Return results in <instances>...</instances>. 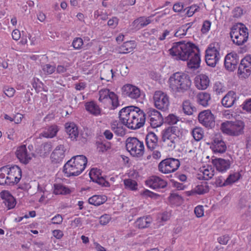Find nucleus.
<instances>
[{
    "label": "nucleus",
    "mask_w": 251,
    "mask_h": 251,
    "mask_svg": "<svg viewBox=\"0 0 251 251\" xmlns=\"http://www.w3.org/2000/svg\"><path fill=\"white\" fill-rule=\"evenodd\" d=\"M87 158L83 155H77L72 157L64 166L63 172L67 177L77 176L85 169L87 164Z\"/></svg>",
    "instance_id": "obj_4"
},
{
    "label": "nucleus",
    "mask_w": 251,
    "mask_h": 251,
    "mask_svg": "<svg viewBox=\"0 0 251 251\" xmlns=\"http://www.w3.org/2000/svg\"><path fill=\"white\" fill-rule=\"evenodd\" d=\"M65 128L69 137L72 140H76L79 133L76 125L73 122H68L65 124Z\"/></svg>",
    "instance_id": "obj_23"
},
{
    "label": "nucleus",
    "mask_w": 251,
    "mask_h": 251,
    "mask_svg": "<svg viewBox=\"0 0 251 251\" xmlns=\"http://www.w3.org/2000/svg\"><path fill=\"white\" fill-rule=\"evenodd\" d=\"M7 184H17L22 178V172L21 168L16 165H7L5 166Z\"/></svg>",
    "instance_id": "obj_10"
},
{
    "label": "nucleus",
    "mask_w": 251,
    "mask_h": 251,
    "mask_svg": "<svg viewBox=\"0 0 251 251\" xmlns=\"http://www.w3.org/2000/svg\"><path fill=\"white\" fill-rule=\"evenodd\" d=\"M24 118V115L17 113L13 118V122L14 121L15 124H20Z\"/></svg>",
    "instance_id": "obj_61"
},
{
    "label": "nucleus",
    "mask_w": 251,
    "mask_h": 251,
    "mask_svg": "<svg viewBox=\"0 0 251 251\" xmlns=\"http://www.w3.org/2000/svg\"><path fill=\"white\" fill-rule=\"evenodd\" d=\"M223 178L222 176L218 177L215 180V183L217 186L223 187L228 185V184L226 183V179L223 182Z\"/></svg>",
    "instance_id": "obj_60"
},
{
    "label": "nucleus",
    "mask_w": 251,
    "mask_h": 251,
    "mask_svg": "<svg viewBox=\"0 0 251 251\" xmlns=\"http://www.w3.org/2000/svg\"><path fill=\"white\" fill-rule=\"evenodd\" d=\"M192 134L194 139L197 141H199L202 138L203 132L201 128L195 127L192 130Z\"/></svg>",
    "instance_id": "obj_43"
},
{
    "label": "nucleus",
    "mask_w": 251,
    "mask_h": 251,
    "mask_svg": "<svg viewBox=\"0 0 251 251\" xmlns=\"http://www.w3.org/2000/svg\"><path fill=\"white\" fill-rule=\"evenodd\" d=\"M194 212L198 218L203 216L204 214L203 206L202 205L196 206L194 209Z\"/></svg>",
    "instance_id": "obj_57"
},
{
    "label": "nucleus",
    "mask_w": 251,
    "mask_h": 251,
    "mask_svg": "<svg viewBox=\"0 0 251 251\" xmlns=\"http://www.w3.org/2000/svg\"><path fill=\"white\" fill-rule=\"evenodd\" d=\"M107 200V197L105 195H95L89 198L88 202L91 205L98 206L105 203Z\"/></svg>",
    "instance_id": "obj_31"
},
{
    "label": "nucleus",
    "mask_w": 251,
    "mask_h": 251,
    "mask_svg": "<svg viewBox=\"0 0 251 251\" xmlns=\"http://www.w3.org/2000/svg\"><path fill=\"white\" fill-rule=\"evenodd\" d=\"M239 61V56L236 53H229L225 58V66L228 71H233L236 68Z\"/></svg>",
    "instance_id": "obj_17"
},
{
    "label": "nucleus",
    "mask_w": 251,
    "mask_h": 251,
    "mask_svg": "<svg viewBox=\"0 0 251 251\" xmlns=\"http://www.w3.org/2000/svg\"><path fill=\"white\" fill-rule=\"evenodd\" d=\"M99 101L107 107L114 109L119 105L118 96L114 92L104 88L99 91Z\"/></svg>",
    "instance_id": "obj_6"
},
{
    "label": "nucleus",
    "mask_w": 251,
    "mask_h": 251,
    "mask_svg": "<svg viewBox=\"0 0 251 251\" xmlns=\"http://www.w3.org/2000/svg\"><path fill=\"white\" fill-rule=\"evenodd\" d=\"M119 118L126 127L135 130L143 126L146 121V114L138 107L129 106L120 111Z\"/></svg>",
    "instance_id": "obj_2"
},
{
    "label": "nucleus",
    "mask_w": 251,
    "mask_h": 251,
    "mask_svg": "<svg viewBox=\"0 0 251 251\" xmlns=\"http://www.w3.org/2000/svg\"><path fill=\"white\" fill-rule=\"evenodd\" d=\"M244 122L241 120L226 121L221 124L222 131L228 135L238 136L244 133Z\"/></svg>",
    "instance_id": "obj_8"
},
{
    "label": "nucleus",
    "mask_w": 251,
    "mask_h": 251,
    "mask_svg": "<svg viewBox=\"0 0 251 251\" xmlns=\"http://www.w3.org/2000/svg\"><path fill=\"white\" fill-rule=\"evenodd\" d=\"M210 148L214 153H223L226 151L227 147L222 138L218 137L213 139Z\"/></svg>",
    "instance_id": "obj_20"
},
{
    "label": "nucleus",
    "mask_w": 251,
    "mask_h": 251,
    "mask_svg": "<svg viewBox=\"0 0 251 251\" xmlns=\"http://www.w3.org/2000/svg\"><path fill=\"white\" fill-rule=\"evenodd\" d=\"M124 184L126 189L135 191L138 189V183L135 180L130 178L125 179L124 180Z\"/></svg>",
    "instance_id": "obj_37"
},
{
    "label": "nucleus",
    "mask_w": 251,
    "mask_h": 251,
    "mask_svg": "<svg viewBox=\"0 0 251 251\" xmlns=\"http://www.w3.org/2000/svg\"><path fill=\"white\" fill-rule=\"evenodd\" d=\"M169 104L167 95L162 91H158V110L162 112V113L158 111V121L161 120L159 124H158V127L160 126L163 123L171 125L176 124L178 121V117L173 114L167 116Z\"/></svg>",
    "instance_id": "obj_3"
},
{
    "label": "nucleus",
    "mask_w": 251,
    "mask_h": 251,
    "mask_svg": "<svg viewBox=\"0 0 251 251\" xmlns=\"http://www.w3.org/2000/svg\"><path fill=\"white\" fill-rule=\"evenodd\" d=\"M111 129L112 131L118 136H123L125 134V129L123 126L118 124L117 122H114L111 124Z\"/></svg>",
    "instance_id": "obj_38"
},
{
    "label": "nucleus",
    "mask_w": 251,
    "mask_h": 251,
    "mask_svg": "<svg viewBox=\"0 0 251 251\" xmlns=\"http://www.w3.org/2000/svg\"><path fill=\"white\" fill-rule=\"evenodd\" d=\"M233 17L240 18L243 15V9L240 7H236L232 10Z\"/></svg>",
    "instance_id": "obj_56"
},
{
    "label": "nucleus",
    "mask_w": 251,
    "mask_h": 251,
    "mask_svg": "<svg viewBox=\"0 0 251 251\" xmlns=\"http://www.w3.org/2000/svg\"><path fill=\"white\" fill-rule=\"evenodd\" d=\"M135 47L136 44L133 41L125 42L119 47L118 51L121 54L128 53L131 52Z\"/></svg>",
    "instance_id": "obj_30"
},
{
    "label": "nucleus",
    "mask_w": 251,
    "mask_h": 251,
    "mask_svg": "<svg viewBox=\"0 0 251 251\" xmlns=\"http://www.w3.org/2000/svg\"><path fill=\"white\" fill-rule=\"evenodd\" d=\"M5 166L0 168V185L7 184Z\"/></svg>",
    "instance_id": "obj_46"
},
{
    "label": "nucleus",
    "mask_w": 251,
    "mask_h": 251,
    "mask_svg": "<svg viewBox=\"0 0 251 251\" xmlns=\"http://www.w3.org/2000/svg\"><path fill=\"white\" fill-rule=\"evenodd\" d=\"M16 155L20 162L25 165L28 164L34 156V153L28 152L25 145L17 148Z\"/></svg>",
    "instance_id": "obj_14"
},
{
    "label": "nucleus",
    "mask_w": 251,
    "mask_h": 251,
    "mask_svg": "<svg viewBox=\"0 0 251 251\" xmlns=\"http://www.w3.org/2000/svg\"><path fill=\"white\" fill-rule=\"evenodd\" d=\"M58 130V126L53 125L46 128L42 133V135L46 138H52L56 135Z\"/></svg>",
    "instance_id": "obj_34"
},
{
    "label": "nucleus",
    "mask_w": 251,
    "mask_h": 251,
    "mask_svg": "<svg viewBox=\"0 0 251 251\" xmlns=\"http://www.w3.org/2000/svg\"><path fill=\"white\" fill-rule=\"evenodd\" d=\"M146 143L149 150L153 151L152 157L157 158V135L152 131L149 132L146 137Z\"/></svg>",
    "instance_id": "obj_15"
},
{
    "label": "nucleus",
    "mask_w": 251,
    "mask_h": 251,
    "mask_svg": "<svg viewBox=\"0 0 251 251\" xmlns=\"http://www.w3.org/2000/svg\"><path fill=\"white\" fill-rule=\"evenodd\" d=\"M52 148L51 143H45L41 146L38 152L41 156L46 157L49 154Z\"/></svg>",
    "instance_id": "obj_36"
},
{
    "label": "nucleus",
    "mask_w": 251,
    "mask_h": 251,
    "mask_svg": "<svg viewBox=\"0 0 251 251\" xmlns=\"http://www.w3.org/2000/svg\"><path fill=\"white\" fill-rule=\"evenodd\" d=\"M209 78L206 75L200 74L195 78V85L198 89H206L209 86Z\"/></svg>",
    "instance_id": "obj_21"
},
{
    "label": "nucleus",
    "mask_w": 251,
    "mask_h": 251,
    "mask_svg": "<svg viewBox=\"0 0 251 251\" xmlns=\"http://www.w3.org/2000/svg\"><path fill=\"white\" fill-rule=\"evenodd\" d=\"M66 150L64 145H58L50 154V160L52 162L59 163L62 161L65 156Z\"/></svg>",
    "instance_id": "obj_18"
},
{
    "label": "nucleus",
    "mask_w": 251,
    "mask_h": 251,
    "mask_svg": "<svg viewBox=\"0 0 251 251\" xmlns=\"http://www.w3.org/2000/svg\"><path fill=\"white\" fill-rule=\"evenodd\" d=\"M3 92L7 97L11 98L14 96L15 90L12 87H6L4 88Z\"/></svg>",
    "instance_id": "obj_58"
},
{
    "label": "nucleus",
    "mask_w": 251,
    "mask_h": 251,
    "mask_svg": "<svg viewBox=\"0 0 251 251\" xmlns=\"http://www.w3.org/2000/svg\"><path fill=\"white\" fill-rule=\"evenodd\" d=\"M242 176L239 172H236L229 175L226 179V183L230 185L240 179Z\"/></svg>",
    "instance_id": "obj_42"
},
{
    "label": "nucleus",
    "mask_w": 251,
    "mask_h": 251,
    "mask_svg": "<svg viewBox=\"0 0 251 251\" xmlns=\"http://www.w3.org/2000/svg\"><path fill=\"white\" fill-rule=\"evenodd\" d=\"M111 220V217L108 214H104L100 218V223L101 225H107Z\"/></svg>",
    "instance_id": "obj_54"
},
{
    "label": "nucleus",
    "mask_w": 251,
    "mask_h": 251,
    "mask_svg": "<svg viewBox=\"0 0 251 251\" xmlns=\"http://www.w3.org/2000/svg\"><path fill=\"white\" fill-rule=\"evenodd\" d=\"M182 106L184 113L188 115H192L196 110V108L191 104L189 100L184 101Z\"/></svg>",
    "instance_id": "obj_41"
},
{
    "label": "nucleus",
    "mask_w": 251,
    "mask_h": 251,
    "mask_svg": "<svg viewBox=\"0 0 251 251\" xmlns=\"http://www.w3.org/2000/svg\"><path fill=\"white\" fill-rule=\"evenodd\" d=\"M119 23V19L116 17H113L107 22L108 25L112 28H115Z\"/></svg>",
    "instance_id": "obj_55"
},
{
    "label": "nucleus",
    "mask_w": 251,
    "mask_h": 251,
    "mask_svg": "<svg viewBox=\"0 0 251 251\" xmlns=\"http://www.w3.org/2000/svg\"><path fill=\"white\" fill-rule=\"evenodd\" d=\"M89 176L91 179L101 185H105V183H108L102 176L101 173L100 169L97 168L92 169L89 172Z\"/></svg>",
    "instance_id": "obj_22"
},
{
    "label": "nucleus",
    "mask_w": 251,
    "mask_h": 251,
    "mask_svg": "<svg viewBox=\"0 0 251 251\" xmlns=\"http://www.w3.org/2000/svg\"><path fill=\"white\" fill-rule=\"evenodd\" d=\"M243 109L248 112L251 111V99L248 100L244 102L243 104Z\"/></svg>",
    "instance_id": "obj_64"
},
{
    "label": "nucleus",
    "mask_w": 251,
    "mask_h": 251,
    "mask_svg": "<svg viewBox=\"0 0 251 251\" xmlns=\"http://www.w3.org/2000/svg\"><path fill=\"white\" fill-rule=\"evenodd\" d=\"M170 129V131L173 135V136H175L177 138L179 136V128L176 126H172L168 127Z\"/></svg>",
    "instance_id": "obj_59"
},
{
    "label": "nucleus",
    "mask_w": 251,
    "mask_h": 251,
    "mask_svg": "<svg viewBox=\"0 0 251 251\" xmlns=\"http://www.w3.org/2000/svg\"><path fill=\"white\" fill-rule=\"evenodd\" d=\"M53 236L57 239H61L63 235V232L59 229H55L52 231Z\"/></svg>",
    "instance_id": "obj_62"
},
{
    "label": "nucleus",
    "mask_w": 251,
    "mask_h": 251,
    "mask_svg": "<svg viewBox=\"0 0 251 251\" xmlns=\"http://www.w3.org/2000/svg\"><path fill=\"white\" fill-rule=\"evenodd\" d=\"M56 69L55 66L45 64L42 66V71L45 75H49L53 73Z\"/></svg>",
    "instance_id": "obj_44"
},
{
    "label": "nucleus",
    "mask_w": 251,
    "mask_h": 251,
    "mask_svg": "<svg viewBox=\"0 0 251 251\" xmlns=\"http://www.w3.org/2000/svg\"><path fill=\"white\" fill-rule=\"evenodd\" d=\"M0 194L1 198L4 200L3 202L9 209L15 207L16 203L15 200L8 191H2Z\"/></svg>",
    "instance_id": "obj_25"
},
{
    "label": "nucleus",
    "mask_w": 251,
    "mask_h": 251,
    "mask_svg": "<svg viewBox=\"0 0 251 251\" xmlns=\"http://www.w3.org/2000/svg\"><path fill=\"white\" fill-rule=\"evenodd\" d=\"M122 95L132 100H137L141 96V91L137 86L131 84H126L121 88Z\"/></svg>",
    "instance_id": "obj_12"
},
{
    "label": "nucleus",
    "mask_w": 251,
    "mask_h": 251,
    "mask_svg": "<svg viewBox=\"0 0 251 251\" xmlns=\"http://www.w3.org/2000/svg\"><path fill=\"white\" fill-rule=\"evenodd\" d=\"M209 191V186L206 182H202L201 184L198 185L195 188L196 194L202 195L207 193Z\"/></svg>",
    "instance_id": "obj_40"
},
{
    "label": "nucleus",
    "mask_w": 251,
    "mask_h": 251,
    "mask_svg": "<svg viewBox=\"0 0 251 251\" xmlns=\"http://www.w3.org/2000/svg\"><path fill=\"white\" fill-rule=\"evenodd\" d=\"M84 106L86 110L90 114L95 116L100 115L101 109L95 101H90L86 102Z\"/></svg>",
    "instance_id": "obj_24"
},
{
    "label": "nucleus",
    "mask_w": 251,
    "mask_h": 251,
    "mask_svg": "<svg viewBox=\"0 0 251 251\" xmlns=\"http://www.w3.org/2000/svg\"><path fill=\"white\" fill-rule=\"evenodd\" d=\"M83 45V41L82 38L80 37L75 38L72 42V46L75 50H79L81 49Z\"/></svg>",
    "instance_id": "obj_47"
},
{
    "label": "nucleus",
    "mask_w": 251,
    "mask_h": 251,
    "mask_svg": "<svg viewBox=\"0 0 251 251\" xmlns=\"http://www.w3.org/2000/svg\"><path fill=\"white\" fill-rule=\"evenodd\" d=\"M168 177H170L171 178L170 181L172 183V185L176 188L177 190H184L185 188L184 186L182 183H180L179 182H178L176 180H175L174 178H172L173 176L172 175H170L168 176Z\"/></svg>",
    "instance_id": "obj_51"
},
{
    "label": "nucleus",
    "mask_w": 251,
    "mask_h": 251,
    "mask_svg": "<svg viewBox=\"0 0 251 251\" xmlns=\"http://www.w3.org/2000/svg\"><path fill=\"white\" fill-rule=\"evenodd\" d=\"M251 71V56L247 55L243 58L238 67V74L247 76Z\"/></svg>",
    "instance_id": "obj_16"
},
{
    "label": "nucleus",
    "mask_w": 251,
    "mask_h": 251,
    "mask_svg": "<svg viewBox=\"0 0 251 251\" xmlns=\"http://www.w3.org/2000/svg\"><path fill=\"white\" fill-rule=\"evenodd\" d=\"M63 217L61 215L57 214L55 215L51 219V223L54 225H60L63 222Z\"/></svg>",
    "instance_id": "obj_53"
},
{
    "label": "nucleus",
    "mask_w": 251,
    "mask_h": 251,
    "mask_svg": "<svg viewBox=\"0 0 251 251\" xmlns=\"http://www.w3.org/2000/svg\"><path fill=\"white\" fill-rule=\"evenodd\" d=\"M172 138H173V135L171 133L168 128L163 130L162 137V140L163 142H165L167 140L171 139Z\"/></svg>",
    "instance_id": "obj_50"
},
{
    "label": "nucleus",
    "mask_w": 251,
    "mask_h": 251,
    "mask_svg": "<svg viewBox=\"0 0 251 251\" xmlns=\"http://www.w3.org/2000/svg\"><path fill=\"white\" fill-rule=\"evenodd\" d=\"M71 189L62 183H55L53 186V193L55 195H66L71 194Z\"/></svg>",
    "instance_id": "obj_29"
},
{
    "label": "nucleus",
    "mask_w": 251,
    "mask_h": 251,
    "mask_svg": "<svg viewBox=\"0 0 251 251\" xmlns=\"http://www.w3.org/2000/svg\"><path fill=\"white\" fill-rule=\"evenodd\" d=\"M152 221V218L150 216H143L138 218L134 225L135 227L143 229L149 227Z\"/></svg>",
    "instance_id": "obj_28"
},
{
    "label": "nucleus",
    "mask_w": 251,
    "mask_h": 251,
    "mask_svg": "<svg viewBox=\"0 0 251 251\" xmlns=\"http://www.w3.org/2000/svg\"><path fill=\"white\" fill-rule=\"evenodd\" d=\"M188 28H185V25H182L179 27L177 31L175 33V36L176 37L182 38L183 36L185 35Z\"/></svg>",
    "instance_id": "obj_49"
},
{
    "label": "nucleus",
    "mask_w": 251,
    "mask_h": 251,
    "mask_svg": "<svg viewBox=\"0 0 251 251\" xmlns=\"http://www.w3.org/2000/svg\"><path fill=\"white\" fill-rule=\"evenodd\" d=\"M198 103L203 107H206L209 104L211 100L210 95L206 92H200L196 96Z\"/></svg>",
    "instance_id": "obj_32"
},
{
    "label": "nucleus",
    "mask_w": 251,
    "mask_h": 251,
    "mask_svg": "<svg viewBox=\"0 0 251 251\" xmlns=\"http://www.w3.org/2000/svg\"><path fill=\"white\" fill-rule=\"evenodd\" d=\"M170 54L176 58L183 61L187 60V66L190 69H198L200 65V50L193 43L185 41L175 42L169 50Z\"/></svg>",
    "instance_id": "obj_1"
},
{
    "label": "nucleus",
    "mask_w": 251,
    "mask_h": 251,
    "mask_svg": "<svg viewBox=\"0 0 251 251\" xmlns=\"http://www.w3.org/2000/svg\"><path fill=\"white\" fill-rule=\"evenodd\" d=\"M199 122L207 128H212L215 126V117L210 110H204L198 115Z\"/></svg>",
    "instance_id": "obj_13"
},
{
    "label": "nucleus",
    "mask_w": 251,
    "mask_h": 251,
    "mask_svg": "<svg viewBox=\"0 0 251 251\" xmlns=\"http://www.w3.org/2000/svg\"><path fill=\"white\" fill-rule=\"evenodd\" d=\"M168 82L173 91L182 93L189 90L192 84L189 75L181 72L171 75Z\"/></svg>",
    "instance_id": "obj_5"
},
{
    "label": "nucleus",
    "mask_w": 251,
    "mask_h": 251,
    "mask_svg": "<svg viewBox=\"0 0 251 251\" xmlns=\"http://www.w3.org/2000/svg\"><path fill=\"white\" fill-rule=\"evenodd\" d=\"M146 184L149 187L155 189L157 188V176H152L146 181Z\"/></svg>",
    "instance_id": "obj_45"
},
{
    "label": "nucleus",
    "mask_w": 251,
    "mask_h": 251,
    "mask_svg": "<svg viewBox=\"0 0 251 251\" xmlns=\"http://www.w3.org/2000/svg\"><path fill=\"white\" fill-rule=\"evenodd\" d=\"M211 23L210 21L205 20L203 22L201 31L202 33H206L210 29Z\"/></svg>",
    "instance_id": "obj_52"
},
{
    "label": "nucleus",
    "mask_w": 251,
    "mask_h": 251,
    "mask_svg": "<svg viewBox=\"0 0 251 251\" xmlns=\"http://www.w3.org/2000/svg\"><path fill=\"white\" fill-rule=\"evenodd\" d=\"M212 163L216 167V170L221 173L226 172L229 169L231 165V162L229 160L221 158L212 159Z\"/></svg>",
    "instance_id": "obj_19"
},
{
    "label": "nucleus",
    "mask_w": 251,
    "mask_h": 251,
    "mask_svg": "<svg viewBox=\"0 0 251 251\" xmlns=\"http://www.w3.org/2000/svg\"><path fill=\"white\" fill-rule=\"evenodd\" d=\"M220 46L219 43L214 42L209 45L205 50V54H210L213 55H219Z\"/></svg>",
    "instance_id": "obj_35"
},
{
    "label": "nucleus",
    "mask_w": 251,
    "mask_h": 251,
    "mask_svg": "<svg viewBox=\"0 0 251 251\" xmlns=\"http://www.w3.org/2000/svg\"><path fill=\"white\" fill-rule=\"evenodd\" d=\"M180 166L178 159L173 158H167L162 160L158 165L159 171L164 174L174 172Z\"/></svg>",
    "instance_id": "obj_11"
},
{
    "label": "nucleus",
    "mask_w": 251,
    "mask_h": 251,
    "mask_svg": "<svg viewBox=\"0 0 251 251\" xmlns=\"http://www.w3.org/2000/svg\"><path fill=\"white\" fill-rule=\"evenodd\" d=\"M114 76L112 69H104L100 71V78L106 81H110Z\"/></svg>",
    "instance_id": "obj_39"
},
{
    "label": "nucleus",
    "mask_w": 251,
    "mask_h": 251,
    "mask_svg": "<svg viewBox=\"0 0 251 251\" xmlns=\"http://www.w3.org/2000/svg\"><path fill=\"white\" fill-rule=\"evenodd\" d=\"M147 115H148L151 127L153 128L157 127V110L150 107L147 109Z\"/></svg>",
    "instance_id": "obj_33"
},
{
    "label": "nucleus",
    "mask_w": 251,
    "mask_h": 251,
    "mask_svg": "<svg viewBox=\"0 0 251 251\" xmlns=\"http://www.w3.org/2000/svg\"><path fill=\"white\" fill-rule=\"evenodd\" d=\"M126 150L134 157H141L145 152V146L143 141L136 137H128L126 141Z\"/></svg>",
    "instance_id": "obj_9"
},
{
    "label": "nucleus",
    "mask_w": 251,
    "mask_h": 251,
    "mask_svg": "<svg viewBox=\"0 0 251 251\" xmlns=\"http://www.w3.org/2000/svg\"><path fill=\"white\" fill-rule=\"evenodd\" d=\"M236 101V93L233 91H229L222 99V103L226 107H230Z\"/></svg>",
    "instance_id": "obj_26"
},
{
    "label": "nucleus",
    "mask_w": 251,
    "mask_h": 251,
    "mask_svg": "<svg viewBox=\"0 0 251 251\" xmlns=\"http://www.w3.org/2000/svg\"><path fill=\"white\" fill-rule=\"evenodd\" d=\"M199 8V6L197 5L194 4L188 7L186 9H184L183 11H185L186 9H188L186 13V15L188 17H191L196 11L198 10Z\"/></svg>",
    "instance_id": "obj_48"
},
{
    "label": "nucleus",
    "mask_w": 251,
    "mask_h": 251,
    "mask_svg": "<svg viewBox=\"0 0 251 251\" xmlns=\"http://www.w3.org/2000/svg\"><path fill=\"white\" fill-rule=\"evenodd\" d=\"M152 17V16L148 17H140L133 21V26L136 29H140L150 24L153 21L151 19Z\"/></svg>",
    "instance_id": "obj_27"
},
{
    "label": "nucleus",
    "mask_w": 251,
    "mask_h": 251,
    "mask_svg": "<svg viewBox=\"0 0 251 251\" xmlns=\"http://www.w3.org/2000/svg\"><path fill=\"white\" fill-rule=\"evenodd\" d=\"M243 26V24L239 23L231 28L230 37L233 42L238 46L242 45L247 42L248 38V29Z\"/></svg>",
    "instance_id": "obj_7"
},
{
    "label": "nucleus",
    "mask_w": 251,
    "mask_h": 251,
    "mask_svg": "<svg viewBox=\"0 0 251 251\" xmlns=\"http://www.w3.org/2000/svg\"><path fill=\"white\" fill-rule=\"evenodd\" d=\"M229 237L227 235H225L218 238V242L220 244L226 245L229 240Z\"/></svg>",
    "instance_id": "obj_63"
}]
</instances>
